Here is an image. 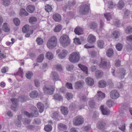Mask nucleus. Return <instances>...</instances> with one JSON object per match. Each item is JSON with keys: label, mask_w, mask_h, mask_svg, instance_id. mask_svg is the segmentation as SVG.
<instances>
[{"label": "nucleus", "mask_w": 132, "mask_h": 132, "mask_svg": "<svg viewBox=\"0 0 132 132\" xmlns=\"http://www.w3.org/2000/svg\"><path fill=\"white\" fill-rule=\"evenodd\" d=\"M57 44V39L55 36L51 37L48 40L46 44L47 47L49 49H52L56 47Z\"/></svg>", "instance_id": "obj_1"}, {"label": "nucleus", "mask_w": 132, "mask_h": 132, "mask_svg": "<svg viewBox=\"0 0 132 132\" xmlns=\"http://www.w3.org/2000/svg\"><path fill=\"white\" fill-rule=\"evenodd\" d=\"M59 42L64 47L68 46L70 43L69 36L65 34L63 35L60 37Z\"/></svg>", "instance_id": "obj_2"}, {"label": "nucleus", "mask_w": 132, "mask_h": 132, "mask_svg": "<svg viewBox=\"0 0 132 132\" xmlns=\"http://www.w3.org/2000/svg\"><path fill=\"white\" fill-rule=\"evenodd\" d=\"M80 56L78 52H73L70 55L69 60L70 61L73 63L78 62L80 60Z\"/></svg>", "instance_id": "obj_3"}, {"label": "nucleus", "mask_w": 132, "mask_h": 132, "mask_svg": "<svg viewBox=\"0 0 132 132\" xmlns=\"http://www.w3.org/2000/svg\"><path fill=\"white\" fill-rule=\"evenodd\" d=\"M31 109L33 111L32 113H30L27 112L25 111L24 112V114L29 118L37 117L38 115L37 109L36 107L33 106L31 108Z\"/></svg>", "instance_id": "obj_4"}, {"label": "nucleus", "mask_w": 132, "mask_h": 132, "mask_svg": "<svg viewBox=\"0 0 132 132\" xmlns=\"http://www.w3.org/2000/svg\"><path fill=\"white\" fill-rule=\"evenodd\" d=\"M44 93L49 95L52 94L54 90V88L52 86H50L48 87H45L43 89Z\"/></svg>", "instance_id": "obj_5"}, {"label": "nucleus", "mask_w": 132, "mask_h": 132, "mask_svg": "<svg viewBox=\"0 0 132 132\" xmlns=\"http://www.w3.org/2000/svg\"><path fill=\"white\" fill-rule=\"evenodd\" d=\"M89 7L87 5H81L80 6V12L82 15L87 14L89 12Z\"/></svg>", "instance_id": "obj_6"}, {"label": "nucleus", "mask_w": 132, "mask_h": 132, "mask_svg": "<svg viewBox=\"0 0 132 132\" xmlns=\"http://www.w3.org/2000/svg\"><path fill=\"white\" fill-rule=\"evenodd\" d=\"M84 121V119L82 117L80 116H78L73 121V123L76 126L79 125L83 123Z\"/></svg>", "instance_id": "obj_7"}, {"label": "nucleus", "mask_w": 132, "mask_h": 132, "mask_svg": "<svg viewBox=\"0 0 132 132\" xmlns=\"http://www.w3.org/2000/svg\"><path fill=\"white\" fill-rule=\"evenodd\" d=\"M110 95L111 98L115 99L118 98L119 97L120 94L117 90H114L110 92Z\"/></svg>", "instance_id": "obj_8"}, {"label": "nucleus", "mask_w": 132, "mask_h": 132, "mask_svg": "<svg viewBox=\"0 0 132 132\" xmlns=\"http://www.w3.org/2000/svg\"><path fill=\"white\" fill-rule=\"evenodd\" d=\"M11 100L14 105H11V109L15 111L16 109V107L17 106V104L18 102V100L16 98H12L11 99Z\"/></svg>", "instance_id": "obj_9"}, {"label": "nucleus", "mask_w": 132, "mask_h": 132, "mask_svg": "<svg viewBox=\"0 0 132 132\" xmlns=\"http://www.w3.org/2000/svg\"><path fill=\"white\" fill-rule=\"evenodd\" d=\"M100 67L103 68H110V65L109 63H108L104 60L101 59V60L100 64Z\"/></svg>", "instance_id": "obj_10"}, {"label": "nucleus", "mask_w": 132, "mask_h": 132, "mask_svg": "<svg viewBox=\"0 0 132 132\" xmlns=\"http://www.w3.org/2000/svg\"><path fill=\"white\" fill-rule=\"evenodd\" d=\"M100 109L103 114L107 115L109 114V110L107 108H104L103 105H101Z\"/></svg>", "instance_id": "obj_11"}, {"label": "nucleus", "mask_w": 132, "mask_h": 132, "mask_svg": "<svg viewBox=\"0 0 132 132\" xmlns=\"http://www.w3.org/2000/svg\"><path fill=\"white\" fill-rule=\"evenodd\" d=\"M88 42L90 43L93 44L96 41V37L92 34L89 35L88 37Z\"/></svg>", "instance_id": "obj_12"}, {"label": "nucleus", "mask_w": 132, "mask_h": 132, "mask_svg": "<svg viewBox=\"0 0 132 132\" xmlns=\"http://www.w3.org/2000/svg\"><path fill=\"white\" fill-rule=\"evenodd\" d=\"M74 31L76 35H82L83 33L82 29L79 27H76Z\"/></svg>", "instance_id": "obj_13"}, {"label": "nucleus", "mask_w": 132, "mask_h": 132, "mask_svg": "<svg viewBox=\"0 0 132 132\" xmlns=\"http://www.w3.org/2000/svg\"><path fill=\"white\" fill-rule=\"evenodd\" d=\"M68 53V52L66 50H63L62 51L61 53L59 54L58 56L60 59H64L67 55Z\"/></svg>", "instance_id": "obj_14"}, {"label": "nucleus", "mask_w": 132, "mask_h": 132, "mask_svg": "<svg viewBox=\"0 0 132 132\" xmlns=\"http://www.w3.org/2000/svg\"><path fill=\"white\" fill-rule=\"evenodd\" d=\"M106 126L105 123L102 121H99L97 124V128L99 129L103 130L105 129Z\"/></svg>", "instance_id": "obj_15"}, {"label": "nucleus", "mask_w": 132, "mask_h": 132, "mask_svg": "<svg viewBox=\"0 0 132 132\" xmlns=\"http://www.w3.org/2000/svg\"><path fill=\"white\" fill-rule=\"evenodd\" d=\"M51 77L54 81H61L60 79H59V76L57 75V73L56 72H52L51 74Z\"/></svg>", "instance_id": "obj_16"}, {"label": "nucleus", "mask_w": 132, "mask_h": 132, "mask_svg": "<svg viewBox=\"0 0 132 132\" xmlns=\"http://www.w3.org/2000/svg\"><path fill=\"white\" fill-rule=\"evenodd\" d=\"M78 66L86 74H88V68L86 66L81 64H79Z\"/></svg>", "instance_id": "obj_17"}, {"label": "nucleus", "mask_w": 132, "mask_h": 132, "mask_svg": "<svg viewBox=\"0 0 132 132\" xmlns=\"http://www.w3.org/2000/svg\"><path fill=\"white\" fill-rule=\"evenodd\" d=\"M53 18L54 20L55 21L59 22L61 20V16L59 14L55 13L53 14Z\"/></svg>", "instance_id": "obj_18"}, {"label": "nucleus", "mask_w": 132, "mask_h": 132, "mask_svg": "<svg viewBox=\"0 0 132 132\" xmlns=\"http://www.w3.org/2000/svg\"><path fill=\"white\" fill-rule=\"evenodd\" d=\"M85 81L88 85L89 86H92L94 84V80L92 78L89 77L87 78L86 79Z\"/></svg>", "instance_id": "obj_19"}, {"label": "nucleus", "mask_w": 132, "mask_h": 132, "mask_svg": "<svg viewBox=\"0 0 132 132\" xmlns=\"http://www.w3.org/2000/svg\"><path fill=\"white\" fill-rule=\"evenodd\" d=\"M35 8V6H34L32 5H29L27 6L26 9L28 12L32 13L34 12Z\"/></svg>", "instance_id": "obj_20"}, {"label": "nucleus", "mask_w": 132, "mask_h": 132, "mask_svg": "<svg viewBox=\"0 0 132 132\" xmlns=\"http://www.w3.org/2000/svg\"><path fill=\"white\" fill-rule=\"evenodd\" d=\"M37 106L39 109V112L41 113L44 110V104L40 102H38L37 104Z\"/></svg>", "instance_id": "obj_21"}, {"label": "nucleus", "mask_w": 132, "mask_h": 132, "mask_svg": "<svg viewBox=\"0 0 132 132\" xmlns=\"http://www.w3.org/2000/svg\"><path fill=\"white\" fill-rule=\"evenodd\" d=\"M29 95L31 98H34L37 97L38 94L37 91L33 90L30 93Z\"/></svg>", "instance_id": "obj_22"}, {"label": "nucleus", "mask_w": 132, "mask_h": 132, "mask_svg": "<svg viewBox=\"0 0 132 132\" xmlns=\"http://www.w3.org/2000/svg\"><path fill=\"white\" fill-rule=\"evenodd\" d=\"M126 106L124 105L122 106L121 107V110L119 111L120 114L121 116H123L124 115V114L126 112Z\"/></svg>", "instance_id": "obj_23"}, {"label": "nucleus", "mask_w": 132, "mask_h": 132, "mask_svg": "<svg viewBox=\"0 0 132 132\" xmlns=\"http://www.w3.org/2000/svg\"><path fill=\"white\" fill-rule=\"evenodd\" d=\"M106 84V82L103 80H100L98 82V86L101 88H103L105 87Z\"/></svg>", "instance_id": "obj_24"}, {"label": "nucleus", "mask_w": 132, "mask_h": 132, "mask_svg": "<svg viewBox=\"0 0 132 132\" xmlns=\"http://www.w3.org/2000/svg\"><path fill=\"white\" fill-rule=\"evenodd\" d=\"M96 77L97 78L102 77L103 75V73L102 71L98 70L96 71L95 73Z\"/></svg>", "instance_id": "obj_25"}, {"label": "nucleus", "mask_w": 132, "mask_h": 132, "mask_svg": "<svg viewBox=\"0 0 132 132\" xmlns=\"http://www.w3.org/2000/svg\"><path fill=\"white\" fill-rule=\"evenodd\" d=\"M2 28L3 30L5 32H8L10 30V28L9 27V26L6 23H3Z\"/></svg>", "instance_id": "obj_26"}, {"label": "nucleus", "mask_w": 132, "mask_h": 132, "mask_svg": "<svg viewBox=\"0 0 132 132\" xmlns=\"http://www.w3.org/2000/svg\"><path fill=\"white\" fill-rule=\"evenodd\" d=\"M118 74L121 78H123L126 74L125 70L123 68L120 69Z\"/></svg>", "instance_id": "obj_27"}, {"label": "nucleus", "mask_w": 132, "mask_h": 132, "mask_svg": "<svg viewBox=\"0 0 132 132\" xmlns=\"http://www.w3.org/2000/svg\"><path fill=\"white\" fill-rule=\"evenodd\" d=\"M61 110L62 113L63 114L66 115L68 114V111L67 107L63 106H61Z\"/></svg>", "instance_id": "obj_28"}, {"label": "nucleus", "mask_w": 132, "mask_h": 132, "mask_svg": "<svg viewBox=\"0 0 132 132\" xmlns=\"http://www.w3.org/2000/svg\"><path fill=\"white\" fill-rule=\"evenodd\" d=\"M19 14L21 16H27L29 14L26 11V10L22 8L20 10Z\"/></svg>", "instance_id": "obj_29"}, {"label": "nucleus", "mask_w": 132, "mask_h": 132, "mask_svg": "<svg viewBox=\"0 0 132 132\" xmlns=\"http://www.w3.org/2000/svg\"><path fill=\"white\" fill-rule=\"evenodd\" d=\"M107 55L109 57L112 56L113 54V51L112 49H109L106 51Z\"/></svg>", "instance_id": "obj_30"}, {"label": "nucleus", "mask_w": 132, "mask_h": 132, "mask_svg": "<svg viewBox=\"0 0 132 132\" xmlns=\"http://www.w3.org/2000/svg\"><path fill=\"white\" fill-rule=\"evenodd\" d=\"M21 115H20L18 117V121L16 122V125L18 127H20L21 126Z\"/></svg>", "instance_id": "obj_31"}, {"label": "nucleus", "mask_w": 132, "mask_h": 132, "mask_svg": "<svg viewBox=\"0 0 132 132\" xmlns=\"http://www.w3.org/2000/svg\"><path fill=\"white\" fill-rule=\"evenodd\" d=\"M58 128L59 130H66L67 129L66 126L61 123L58 124Z\"/></svg>", "instance_id": "obj_32"}, {"label": "nucleus", "mask_w": 132, "mask_h": 132, "mask_svg": "<svg viewBox=\"0 0 132 132\" xmlns=\"http://www.w3.org/2000/svg\"><path fill=\"white\" fill-rule=\"evenodd\" d=\"M37 19L35 17L32 16L30 17L29 19V23L31 24L35 23L37 21Z\"/></svg>", "instance_id": "obj_33"}, {"label": "nucleus", "mask_w": 132, "mask_h": 132, "mask_svg": "<svg viewBox=\"0 0 132 132\" xmlns=\"http://www.w3.org/2000/svg\"><path fill=\"white\" fill-rule=\"evenodd\" d=\"M29 26L28 24H26L22 28V30L23 32L26 33L29 31Z\"/></svg>", "instance_id": "obj_34"}, {"label": "nucleus", "mask_w": 132, "mask_h": 132, "mask_svg": "<svg viewBox=\"0 0 132 132\" xmlns=\"http://www.w3.org/2000/svg\"><path fill=\"white\" fill-rule=\"evenodd\" d=\"M124 5L125 3L122 0L119 1L118 4V7L120 9H121Z\"/></svg>", "instance_id": "obj_35"}, {"label": "nucleus", "mask_w": 132, "mask_h": 132, "mask_svg": "<svg viewBox=\"0 0 132 132\" xmlns=\"http://www.w3.org/2000/svg\"><path fill=\"white\" fill-rule=\"evenodd\" d=\"M44 58V55L43 54L39 55L37 58V62H41L42 61Z\"/></svg>", "instance_id": "obj_36"}, {"label": "nucleus", "mask_w": 132, "mask_h": 132, "mask_svg": "<svg viewBox=\"0 0 132 132\" xmlns=\"http://www.w3.org/2000/svg\"><path fill=\"white\" fill-rule=\"evenodd\" d=\"M62 26L60 24H58L56 26L54 29V32H59L61 29Z\"/></svg>", "instance_id": "obj_37"}, {"label": "nucleus", "mask_w": 132, "mask_h": 132, "mask_svg": "<svg viewBox=\"0 0 132 132\" xmlns=\"http://www.w3.org/2000/svg\"><path fill=\"white\" fill-rule=\"evenodd\" d=\"M46 56L49 60H51L53 58V55L51 52H49L46 53Z\"/></svg>", "instance_id": "obj_38"}, {"label": "nucleus", "mask_w": 132, "mask_h": 132, "mask_svg": "<svg viewBox=\"0 0 132 132\" xmlns=\"http://www.w3.org/2000/svg\"><path fill=\"white\" fill-rule=\"evenodd\" d=\"M98 95V100L100 99V98H104L105 97V94L101 91H98L97 92Z\"/></svg>", "instance_id": "obj_39"}, {"label": "nucleus", "mask_w": 132, "mask_h": 132, "mask_svg": "<svg viewBox=\"0 0 132 132\" xmlns=\"http://www.w3.org/2000/svg\"><path fill=\"white\" fill-rule=\"evenodd\" d=\"M97 44L98 47L100 48H102L104 45V42L102 40H98L97 41Z\"/></svg>", "instance_id": "obj_40"}, {"label": "nucleus", "mask_w": 132, "mask_h": 132, "mask_svg": "<svg viewBox=\"0 0 132 132\" xmlns=\"http://www.w3.org/2000/svg\"><path fill=\"white\" fill-rule=\"evenodd\" d=\"M45 7V9L46 11L48 12H51L52 10V6L48 4H47Z\"/></svg>", "instance_id": "obj_41"}, {"label": "nucleus", "mask_w": 132, "mask_h": 132, "mask_svg": "<svg viewBox=\"0 0 132 132\" xmlns=\"http://www.w3.org/2000/svg\"><path fill=\"white\" fill-rule=\"evenodd\" d=\"M36 41L37 44L39 45H42L43 43L42 39L39 37L37 38Z\"/></svg>", "instance_id": "obj_42"}, {"label": "nucleus", "mask_w": 132, "mask_h": 132, "mask_svg": "<svg viewBox=\"0 0 132 132\" xmlns=\"http://www.w3.org/2000/svg\"><path fill=\"white\" fill-rule=\"evenodd\" d=\"M112 37L115 38H117L119 37L120 34L118 31H116L112 33Z\"/></svg>", "instance_id": "obj_43"}, {"label": "nucleus", "mask_w": 132, "mask_h": 132, "mask_svg": "<svg viewBox=\"0 0 132 132\" xmlns=\"http://www.w3.org/2000/svg\"><path fill=\"white\" fill-rule=\"evenodd\" d=\"M104 16L108 21H110L112 19V16L110 13H105L104 14Z\"/></svg>", "instance_id": "obj_44"}, {"label": "nucleus", "mask_w": 132, "mask_h": 132, "mask_svg": "<svg viewBox=\"0 0 132 132\" xmlns=\"http://www.w3.org/2000/svg\"><path fill=\"white\" fill-rule=\"evenodd\" d=\"M44 129L46 131L49 132L52 130V127L50 125H47L45 126Z\"/></svg>", "instance_id": "obj_45"}, {"label": "nucleus", "mask_w": 132, "mask_h": 132, "mask_svg": "<svg viewBox=\"0 0 132 132\" xmlns=\"http://www.w3.org/2000/svg\"><path fill=\"white\" fill-rule=\"evenodd\" d=\"M54 99L56 100H60L62 99V97L58 94H55L54 97Z\"/></svg>", "instance_id": "obj_46"}, {"label": "nucleus", "mask_w": 132, "mask_h": 132, "mask_svg": "<svg viewBox=\"0 0 132 132\" xmlns=\"http://www.w3.org/2000/svg\"><path fill=\"white\" fill-rule=\"evenodd\" d=\"M116 48L118 51H120L122 48V45L121 43H118L116 45Z\"/></svg>", "instance_id": "obj_47"}, {"label": "nucleus", "mask_w": 132, "mask_h": 132, "mask_svg": "<svg viewBox=\"0 0 132 132\" xmlns=\"http://www.w3.org/2000/svg\"><path fill=\"white\" fill-rule=\"evenodd\" d=\"M73 95L70 93H67L66 94V97L68 100H70L73 97Z\"/></svg>", "instance_id": "obj_48"}, {"label": "nucleus", "mask_w": 132, "mask_h": 132, "mask_svg": "<svg viewBox=\"0 0 132 132\" xmlns=\"http://www.w3.org/2000/svg\"><path fill=\"white\" fill-rule=\"evenodd\" d=\"M6 55L5 53H2L0 50V60H2L6 58Z\"/></svg>", "instance_id": "obj_49"}, {"label": "nucleus", "mask_w": 132, "mask_h": 132, "mask_svg": "<svg viewBox=\"0 0 132 132\" xmlns=\"http://www.w3.org/2000/svg\"><path fill=\"white\" fill-rule=\"evenodd\" d=\"M3 4L5 6H8L10 3V0H3Z\"/></svg>", "instance_id": "obj_50"}, {"label": "nucleus", "mask_w": 132, "mask_h": 132, "mask_svg": "<svg viewBox=\"0 0 132 132\" xmlns=\"http://www.w3.org/2000/svg\"><path fill=\"white\" fill-rule=\"evenodd\" d=\"M126 34H129L132 32V28L130 27H128L126 30Z\"/></svg>", "instance_id": "obj_51"}, {"label": "nucleus", "mask_w": 132, "mask_h": 132, "mask_svg": "<svg viewBox=\"0 0 132 132\" xmlns=\"http://www.w3.org/2000/svg\"><path fill=\"white\" fill-rule=\"evenodd\" d=\"M14 23L16 26H18L19 25L20 21L19 19L17 18H14L13 20Z\"/></svg>", "instance_id": "obj_52"}, {"label": "nucleus", "mask_w": 132, "mask_h": 132, "mask_svg": "<svg viewBox=\"0 0 132 132\" xmlns=\"http://www.w3.org/2000/svg\"><path fill=\"white\" fill-rule=\"evenodd\" d=\"M82 83L79 81H77L75 83V86L76 88H78L81 87L82 85Z\"/></svg>", "instance_id": "obj_53"}, {"label": "nucleus", "mask_w": 132, "mask_h": 132, "mask_svg": "<svg viewBox=\"0 0 132 132\" xmlns=\"http://www.w3.org/2000/svg\"><path fill=\"white\" fill-rule=\"evenodd\" d=\"M74 42L77 45H80L81 44L80 39L78 38L74 39Z\"/></svg>", "instance_id": "obj_54"}, {"label": "nucleus", "mask_w": 132, "mask_h": 132, "mask_svg": "<svg viewBox=\"0 0 132 132\" xmlns=\"http://www.w3.org/2000/svg\"><path fill=\"white\" fill-rule=\"evenodd\" d=\"M89 107L91 108H94L95 106V103L93 101H90L89 103Z\"/></svg>", "instance_id": "obj_55"}, {"label": "nucleus", "mask_w": 132, "mask_h": 132, "mask_svg": "<svg viewBox=\"0 0 132 132\" xmlns=\"http://www.w3.org/2000/svg\"><path fill=\"white\" fill-rule=\"evenodd\" d=\"M33 75L32 72H30L27 73L26 75V77L28 79H30L31 76Z\"/></svg>", "instance_id": "obj_56"}, {"label": "nucleus", "mask_w": 132, "mask_h": 132, "mask_svg": "<svg viewBox=\"0 0 132 132\" xmlns=\"http://www.w3.org/2000/svg\"><path fill=\"white\" fill-rule=\"evenodd\" d=\"M89 26L91 29H94L96 28L97 24L95 22H93L91 23Z\"/></svg>", "instance_id": "obj_57"}, {"label": "nucleus", "mask_w": 132, "mask_h": 132, "mask_svg": "<svg viewBox=\"0 0 132 132\" xmlns=\"http://www.w3.org/2000/svg\"><path fill=\"white\" fill-rule=\"evenodd\" d=\"M8 68L7 67H3L1 70V71L3 73H5L8 70Z\"/></svg>", "instance_id": "obj_58"}, {"label": "nucleus", "mask_w": 132, "mask_h": 132, "mask_svg": "<svg viewBox=\"0 0 132 132\" xmlns=\"http://www.w3.org/2000/svg\"><path fill=\"white\" fill-rule=\"evenodd\" d=\"M108 83L110 87H113L114 86V84L112 82V80L111 79H109L108 81Z\"/></svg>", "instance_id": "obj_59"}, {"label": "nucleus", "mask_w": 132, "mask_h": 132, "mask_svg": "<svg viewBox=\"0 0 132 132\" xmlns=\"http://www.w3.org/2000/svg\"><path fill=\"white\" fill-rule=\"evenodd\" d=\"M59 113L57 112H55L53 113L52 117L53 118H55L58 117Z\"/></svg>", "instance_id": "obj_60"}, {"label": "nucleus", "mask_w": 132, "mask_h": 132, "mask_svg": "<svg viewBox=\"0 0 132 132\" xmlns=\"http://www.w3.org/2000/svg\"><path fill=\"white\" fill-rule=\"evenodd\" d=\"M113 103V102L110 100H108L106 102L107 105L109 107H111Z\"/></svg>", "instance_id": "obj_61"}, {"label": "nucleus", "mask_w": 132, "mask_h": 132, "mask_svg": "<svg viewBox=\"0 0 132 132\" xmlns=\"http://www.w3.org/2000/svg\"><path fill=\"white\" fill-rule=\"evenodd\" d=\"M119 128L122 131H124L125 129V123H123L122 126H120L119 127Z\"/></svg>", "instance_id": "obj_62"}, {"label": "nucleus", "mask_w": 132, "mask_h": 132, "mask_svg": "<svg viewBox=\"0 0 132 132\" xmlns=\"http://www.w3.org/2000/svg\"><path fill=\"white\" fill-rule=\"evenodd\" d=\"M66 84L67 87L68 88L70 89H72L73 88L71 84H70L68 82H67Z\"/></svg>", "instance_id": "obj_63"}, {"label": "nucleus", "mask_w": 132, "mask_h": 132, "mask_svg": "<svg viewBox=\"0 0 132 132\" xmlns=\"http://www.w3.org/2000/svg\"><path fill=\"white\" fill-rule=\"evenodd\" d=\"M127 40L129 42H132V35H130L126 37Z\"/></svg>", "instance_id": "obj_64"}]
</instances>
